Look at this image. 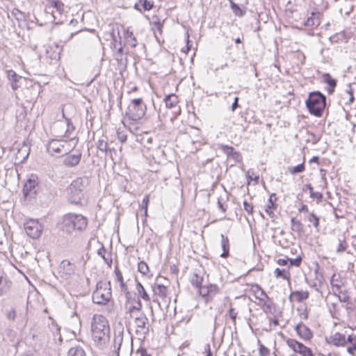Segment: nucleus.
Returning <instances> with one entry per match:
<instances>
[{
	"label": "nucleus",
	"mask_w": 356,
	"mask_h": 356,
	"mask_svg": "<svg viewBox=\"0 0 356 356\" xmlns=\"http://www.w3.org/2000/svg\"><path fill=\"white\" fill-rule=\"evenodd\" d=\"M323 81L324 83H325L327 86L326 88V90L328 94L331 95L332 94L335 88L337 86V80L334 79L330 74L325 73L322 76Z\"/></svg>",
	"instance_id": "393cba45"
},
{
	"label": "nucleus",
	"mask_w": 356,
	"mask_h": 356,
	"mask_svg": "<svg viewBox=\"0 0 356 356\" xmlns=\"http://www.w3.org/2000/svg\"><path fill=\"white\" fill-rule=\"evenodd\" d=\"M291 229L292 232L296 233L299 236L304 233V225L296 217L291 219Z\"/></svg>",
	"instance_id": "a878e982"
},
{
	"label": "nucleus",
	"mask_w": 356,
	"mask_h": 356,
	"mask_svg": "<svg viewBox=\"0 0 356 356\" xmlns=\"http://www.w3.org/2000/svg\"><path fill=\"white\" fill-rule=\"evenodd\" d=\"M246 179L248 185H257L259 182V175L252 170H249L246 172Z\"/></svg>",
	"instance_id": "c9c22d12"
},
{
	"label": "nucleus",
	"mask_w": 356,
	"mask_h": 356,
	"mask_svg": "<svg viewBox=\"0 0 356 356\" xmlns=\"http://www.w3.org/2000/svg\"><path fill=\"white\" fill-rule=\"evenodd\" d=\"M88 226V219L81 214L67 213L63 216L59 222L60 229L66 233L82 232Z\"/></svg>",
	"instance_id": "f03ea898"
},
{
	"label": "nucleus",
	"mask_w": 356,
	"mask_h": 356,
	"mask_svg": "<svg viewBox=\"0 0 356 356\" xmlns=\"http://www.w3.org/2000/svg\"><path fill=\"white\" fill-rule=\"evenodd\" d=\"M60 49L57 45L49 46L46 50V56L51 60L60 59Z\"/></svg>",
	"instance_id": "cd10ccee"
},
{
	"label": "nucleus",
	"mask_w": 356,
	"mask_h": 356,
	"mask_svg": "<svg viewBox=\"0 0 356 356\" xmlns=\"http://www.w3.org/2000/svg\"><path fill=\"white\" fill-rule=\"evenodd\" d=\"M45 10L51 13L54 19L63 22V17H66L65 6L60 0H45Z\"/></svg>",
	"instance_id": "6e6552de"
},
{
	"label": "nucleus",
	"mask_w": 356,
	"mask_h": 356,
	"mask_svg": "<svg viewBox=\"0 0 356 356\" xmlns=\"http://www.w3.org/2000/svg\"><path fill=\"white\" fill-rule=\"evenodd\" d=\"M294 329L298 336L305 341H309L313 338L312 331L302 322L297 324Z\"/></svg>",
	"instance_id": "2eb2a0df"
},
{
	"label": "nucleus",
	"mask_w": 356,
	"mask_h": 356,
	"mask_svg": "<svg viewBox=\"0 0 356 356\" xmlns=\"http://www.w3.org/2000/svg\"><path fill=\"white\" fill-rule=\"evenodd\" d=\"M221 247L222 249V252L220 254V257L225 259L229 257L230 248L229 240L227 237L224 236L223 235H222L221 237Z\"/></svg>",
	"instance_id": "72a5a7b5"
},
{
	"label": "nucleus",
	"mask_w": 356,
	"mask_h": 356,
	"mask_svg": "<svg viewBox=\"0 0 356 356\" xmlns=\"http://www.w3.org/2000/svg\"><path fill=\"white\" fill-rule=\"evenodd\" d=\"M16 311L15 309H11L6 314V317L8 320L15 321L16 318Z\"/></svg>",
	"instance_id": "680f3d73"
},
{
	"label": "nucleus",
	"mask_w": 356,
	"mask_h": 356,
	"mask_svg": "<svg viewBox=\"0 0 356 356\" xmlns=\"http://www.w3.org/2000/svg\"><path fill=\"white\" fill-rule=\"evenodd\" d=\"M305 170V161H302V163H300L299 165L296 166H292L289 167L288 168V171L291 175H296L298 173L302 172Z\"/></svg>",
	"instance_id": "a18cd8bd"
},
{
	"label": "nucleus",
	"mask_w": 356,
	"mask_h": 356,
	"mask_svg": "<svg viewBox=\"0 0 356 356\" xmlns=\"http://www.w3.org/2000/svg\"><path fill=\"white\" fill-rule=\"evenodd\" d=\"M261 309L266 314H273L276 310L275 305L273 303L271 298H268L266 300L259 303Z\"/></svg>",
	"instance_id": "c756f323"
},
{
	"label": "nucleus",
	"mask_w": 356,
	"mask_h": 356,
	"mask_svg": "<svg viewBox=\"0 0 356 356\" xmlns=\"http://www.w3.org/2000/svg\"><path fill=\"white\" fill-rule=\"evenodd\" d=\"M138 271L145 277L150 278L152 276L149 266L144 261L138 263Z\"/></svg>",
	"instance_id": "2f4dec72"
},
{
	"label": "nucleus",
	"mask_w": 356,
	"mask_h": 356,
	"mask_svg": "<svg viewBox=\"0 0 356 356\" xmlns=\"http://www.w3.org/2000/svg\"><path fill=\"white\" fill-rule=\"evenodd\" d=\"M117 135H118V140L121 143H124L127 139V135L123 132L118 131Z\"/></svg>",
	"instance_id": "0e129e2a"
},
{
	"label": "nucleus",
	"mask_w": 356,
	"mask_h": 356,
	"mask_svg": "<svg viewBox=\"0 0 356 356\" xmlns=\"http://www.w3.org/2000/svg\"><path fill=\"white\" fill-rule=\"evenodd\" d=\"M348 343L350 345L347 347L346 351L351 356H356V335L350 334L348 336Z\"/></svg>",
	"instance_id": "f704fd0d"
},
{
	"label": "nucleus",
	"mask_w": 356,
	"mask_h": 356,
	"mask_svg": "<svg viewBox=\"0 0 356 356\" xmlns=\"http://www.w3.org/2000/svg\"><path fill=\"white\" fill-rule=\"evenodd\" d=\"M138 353H140V356H152L149 354L145 348H140L138 350Z\"/></svg>",
	"instance_id": "338daca9"
},
{
	"label": "nucleus",
	"mask_w": 356,
	"mask_h": 356,
	"mask_svg": "<svg viewBox=\"0 0 356 356\" xmlns=\"http://www.w3.org/2000/svg\"><path fill=\"white\" fill-rule=\"evenodd\" d=\"M11 16L17 21V26L21 27V19L22 18V12L17 8H14L11 12Z\"/></svg>",
	"instance_id": "de8ad7c7"
},
{
	"label": "nucleus",
	"mask_w": 356,
	"mask_h": 356,
	"mask_svg": "<svg viewBox=\"0 0 356 356\" xmlns=\"http://www.w3.org/2000/svg\"><path fill=\"white\" fill-rule=\"evenodd\" d=\"M238 97H236L234 99V101L232 105V109L233 111H235L238 108Z\"/></svg>",
	"instance_id": "774afa93"
},
{
	"label": "nucleus",
	"mask_w": 356,
	"mask_h": 356,
	"mask_svg": "<svg viewBox=\"0 0 356 356\" xmlns=\"http://www.w3.org/2000/svg\"><path fill=\"white\" fill-rule=\"evenodd\" d=\"M11 282L6 277L0 276V296L6 293L10 288Z\"/></svg>",
	"instance_id": "ea45409f"
},
{
	"label": "nucleus",
	"mask_w": 356,
	"mask_h": 356,
	"mask_svg": "<svg viewBox=\"0 0 356 356\" xmlns=\"http://www.w3.org/2000/svg\"><path fill=\"white\" fill-rule=\"evenodd\" d=\"M136 290L138 294V296H140L143 300L145 301H149L150 297L147 292L146 291L145 289L143 286V284L140 282H138L136 284Z\"/></svg>",
	"instance_id": "a19ab883"
},
{
	"label": "nucleus",
	"mask_w": 356,
	"mask_h": 356,
	"mask_svg": "<svg viewBox=\"0 0 356 356\" xmlns=\"http://www.w3.org/2000/svg\"><path fill=\"white\" fill-rule=\"evenodd\" d=\"M250 292L254 297L259 300V303L269 298L264 290L257 284L251 285Z\"/></svg>",
	"instance_id": "4be33fe9"
},
{
	"label": "nucleus",
	"mask_w": 356,
	"mask_h": 356,
	"mask_svg": "<svg viewBox=\"0 0 356 356\" xmlns=\"http://www.w3.org/2000/svg\"><path fill=\"white\" fill-rule=\"evenodd\" d=\"M325 341L328 345L337 348L345 347L348 342V337L339 332H332L325 338Z\"/></svg>",
	"instance_id": "ddd939ff"
},
{
	"label": "nucleus",
	"mask_w": 356,
	"mask_h": 356,
	"mask_svg": "<svg viewBox=\"0 0 356 356\" xmlns=\"http://www.w3.org/2000/svg\"><path fill=\"white\" fill-rule=\"evenodd\" d=\"M309 309L305 307L301 312L299 313V316L301 319L307 320L309 318Z\"/></svg>",
	"instance_id": "bf43d9fd"
},
{
	"label": "nucleus",
	"mask_w": 356,
	"mask_h": 356,
	"mask_svg": "<svg viewBox=\"0 0 356 356\" xmlns=\"http://www.w3.org/2000/svg\"><path fill=\"white\" fill-rule=\"evenodd\" d=\"M124 39L127 44L131 47H136L137 46V39L135 37L133 31L129 29L124 31Z\"/></svg>",
	"instance_id": "e433bc0d"
},
{
	"label": "nucleus",
	"mask_w": 356,
	"mask_h": 356,
	"mask_svg": "<svg viewBox=\"0 0 356 356\" xmlns=\"http://www.w3.org/2000/svg\"><path fill=\"white\" fill-rule=\"evenodd\" d=\"M78 140L74 138L70 139H53L49 141L47 146L48 152L55 156H60L68 154L76 146Z\"/></svg>",
	"instance_id": "39448f33"
},
{
	"label": "nucleus",
	"mask_w": 356,
	"mask_h": 356,
	"mask_svg": "<svg viewBox=\"0 0 356 356\" xmlns=\"http://www.w3.org/2000/svg\"><path fill=\"white\" fill-rule=\"evenodd\" d=\"M7 76L11 81V86L13 90H17L18 88H19V79L21 78L20 76L17 75L13 70H8Z\"/></svg>",
	"instance_id": "473e14b6"
},
{
	"label": "nucleus",
	"mask_w": 356,
	"mask_h": 356,
	"mask_svg": "<svg viewBox=\"0 0 356 356\" xmlns=\"http://www.w3.org/2000/svg\"><path fill=\"white\" fill-rule=\"evenodd\" d=\"M348 248V244L345 240L340 241L338 245L337 251V252H343Z\"/></svg>",
	"instance_id": "4d7b16f0"
},
{
	"label": "nucleus",
	"mask_w": 356,
	"mask_h": 356,
	"mask_svg": "<svg viewBox=\"0 0 356 356\" xmlns=\"http://www.w3.org/2000/svg\"><path fill=\"white\" fill-rule=\"evenodd\" d=\"M152 289L153 294L157 300H161L163 302H166L168 295V286L162 284L155 283L152 286Z\"/></svg>",
	"instance_id": "f3484780"
},
{
	"label": "nucleus",
	"mask_w": 356,
	"mask_h": 356,
	"mask_svg": "<svg viewBox=\"0 0 356 356\" xmlns=\"http://www.w3.org/2000/svg\"><path fill=\"white\" fill-rule=\"evenodd\" d=\"M114 273H115L116 281L119 283L121 289L122 291L127 290V286L126 283L124 282L122 273L120 271L118 266L115 267Z\"/></svg>",
	"instance_id": "58836bf2"
},
{
	"label": "nucleus",
	"mask_w": 356,
	"mask_h": 356,
	"mask_svg": "<svg viewBox=\"0 0 356 356\" xmlns=\"http://www.w3.org/2000/svg\"><path fill=\"white\" fill-rule=\"evenodd\" d=\"M67 356H86V354L81 347L76 346L68 350Z\"/></svg>",
	"instance_id": "79ce46f5"
},
{
	"label": "nucleus",
	"mask_w": 356,
	"mask_h": 356,
	"mask_svg": "<svg viewBox=\"0 0 356 356\" xmlns=\"http://www.w3.org/2000/svg\"><path fill=\"white\" fill-rule=\"evenodd\" d=\"M309 296V292L307 290L305 291H295L291 293L290 298L293 299L295 301L298 302H301L305 300H307Z\"/></svg>",
	"instance_id": "7c9ffc66"
},
{
	"label": "nucleus",
	"mask_w": 356,
	"mask_h": 356,
	"mask_svg": "<svg viewBox=\"0 0 356 356\" xmlns=\"http://www.w3.org/2000/svg\"><path fill=\"white\" fill-rule=\"evenodd\" d=\"M323 13L316 10L311 13V15L306 19L304 23L305 26L311 28L312 29H316L321 23Z\"/></svg>",
	"instance_id": "dca6fc26"
},
{
	"label": "nucleus",
	"mask_w": 356,
	"mask_h": 356,
	"mask_svg": "<svg viewBox=\"0 0 356 356\" xmlns=\"http://www.w3.org/2000/svg\"><path fill=\"white\" fill-rule=\"evenodd\" d=\"M154 7V1L151 0H138L134 5V8L142 12V10H150Z\"/></svg>",
	"instance_id": "c85d7f7f"
},
{
	"label": "nucleus",
	"mask_w": 356,
	"mask_h": 356,
	"mask_svg": "<svg viewBox=\"0 0 356 356\" xmlns=\"http://www.w3.org/2000/svg\"><path fill=\"white\" fill-rule=\"evenodd\" d=\"M84 183L81 177L74 179L68 186L67 191L70 201L74 204L81 202L83 197Z\"/></svg>",
	"instance_id": "0eeeda50"
},
{
	"label": "nucleus",
	"mask_w": 356,
	"mask_h": 356,
	"mask_svg": "<svg viewBox=\"0 0 356 356\" xmlns=\"http://www.w3.org/2000/svg\"><path fill=\"white\" fill-rule=\"evenodd\" d=\"M38 188V178L35 175H31L24 185V195H35Z\"/></svg>",
	"instance_id": "4468645a"
},
{
	"label": "nucleus",
	"mask_w": 356,
	"mask_h": 356,
	"mask_svg": "<svg viewBox=\"0 0 356 356\" xmlns=\"http://www.w3.org/2000/svg\"><path fill=\"white\" fill-rule=\"evenodd\" d=\"M24 229L29 237L37 238L42 234V226L38 220L30 219L24 225Z\"/></svg>",
	"instance_id": "f8f14e48"
},
{
	"label": "nucleus",
	"mask_w": 356,
	"mask_h": 356,
	"mask_svg": "<svg viewBox=\"0 0 356 356\" xmlns=\"http://www.w3.org/2000/svg\"><path fill=\"white\" fill-rule=\"evenodd\" d=\"M195 286L199 289V293L206 302L211 301L213 296L220 293V289L217 284H210L202 286L199 283H195Z\"/></svg>",
	"instance_id": "9d476101"
},
{
	"label": "nucleus",
	"mask_w": 356,
	"mask_h": 356,
	"mask_svg": "<svg viewBox=\"0 0 356 356\" xmlns=\"http://www.w3.org/2000/svg\"><path fill=\"white\" fill-rule=\"evenodd\" d=\"M243 208L244 210L250 215H252L254 211V207L252 203L247 202L246 200L243 201Z\"/></svg>",
	"instance_id": "864d4df0"
},
{
	"label": "nucleus",
	"mask_w": 356,
	"mask_h": 356,
	"mask_svg": "<svg viewBox=\"0 0 356 356\" xmlns=\"http://www.w3.org/2000/svg\"><path fill=\"white\" fill-rule=\"evenodd\" d=\"M190 49H191V45H190L189 35H187L186 46V49L183 50V52H184L185 54H187L189 52Z\"/></svg>",
	"instance_id": "69168bd1"
},
{
	"label": "nucleus",
	"mask_w": 356,
	"mask_h": 356,
	"mask_svg": "<svg viewBox=\"0 0 356 356\" xmlns=\"http://www.w3.org/2000/svg\"><path fill=\"white\" fill-rule=\"evenodd\" d=\"M134 324L136 327V333H147L148 332V318L144 313L140 312L139 315L134 318Z\"/></svg>",
	"instance_id": "a211bd4d"
},
{
	"label": "nucleus",
	"mask_w": 356,
	"mask_h": 356,
	"mask_svg": "<svg viewBox=\"0 0 356 356\" xmlns=\"http://www.w3.org/2000/svg\"><path fill=\"white\" fill-rule=\"evenodd\" d=\"M149 202V195H146L142 200V205H141V209L144 211L145 216L147 215V209H148Z\"/></svg>",
	"instance_id": "3c124183"
},
{
	"label": "nucleus",
	"mask_w": 356,
	"mask_h": 356,
	"mask_svg": "<svg viewBox=\"0 0 356 356\" xmlns=\"http://www.w3.org/2000/svg\"><path fill=\"white\" fill-rule=\"evenodd\" d=\"M142 308H143L142 303L139 300H138L134 302V305L129 307L128 312H129L130 316L132 318L134 316V314L136 312H138L140 313Z\"/></svg>",
	"instance_id": "37998d69"
},
{
	"label": "nucleus",
	"mask_w": 356,
	"mask_h": 356,
	"mask_svg": "<svg viewBox=\"0 0 356 356\" xmlns=\"http://www.w3.org/2000/svg\"><path fill=\"white\" fill-rule=\"evenodd\" d=\"M276 263L280 266H286L289 264V258L278 259L276 260Z\"/></svg>",
	"instance_id": "e2e57ef3"
},
{
	"label": "nucleus",
	"mask_w": 356,
	"mask_h": 356,
	"mask_svg": "<svg viewBox=\"0 0 356 356\" xmlns=\"http://www.w3.org/2000/svg\"><path fill=\"white\" fill-rule=\"evenodd\" d=\"M286 343L290 348L301 356H315L309 347L306 346L296 339L289 338L286 340Z\"/></svg>",
	"instance_id": "9b49d317"
},
{
	"label": "nucleus",
	"mask_w": 356,
	"mask_h": 356,
	"mask_svg": "<svg viewBox=\"0 0 356 356\" xmlns=\"http://www.w3.org/2000/svg\"><path fill=\"white\" fill-rule=\"evenodd\" d=\"M97 148L102 152H106L108 149L107 142L104 140H99L97 143Z\"/></svg>",
	"instance_id": "6e6d98bb"
},
{
	"label": "nucleus",
	"mask_w": 356,
	"mask_h": 356,
	"mask_svg": "<svg viewBox=\"0 0 356 356\" xmlns=\"http://www.w3.org/2000/svg\"><path fill=\"white\" fill-rule=\"evenodd\" d=\"M237 314H238V313L236 312L234 308L231 307L229 309V316L231 318V319L232 320L234 323H236V319Z\"/></svg>",
	"instance_id": "052dcab7"
},
{
	"label": "nucleus",
	"mask_w": 356,
	"mask_h": 356,
	"mask_svg": "<svg viewBox=\"0 0 356 356\" xmlns=\"http://www.w3.org/2000/svg\"><path fill=\"white\" fill-rule=\"evenodd\" d=\"M150 25L152 26V30L156 38L159 36H161L163 35V29L164 26V24L166 20V17L163 14V13L160 10H156L154 13V14L147 18Z\"/></svg>",
	"instance_id": "1a4fd4ad"
},
{
	"label": "nucleus",
	"mask_w": 356,
	"mask_h": 356,
	"mask_svg": "<svg viewBox=\"0 0 356 356\" xmlns=\"http://www.w3.org/2000/svg\"><path fill=\"white\" fill-rule=\"evenodd\" d=\"M269 321H270V330L275 329V327L277 326H278L279 323H280L279 318L275 316L274 318H270Z\"/></svg>",
	"instance_id": "13d9d810"
},
{
	"label": "nucleus",
	"mask_w": 356,
	"mask_h": 356,
	"mask_svg": "<svg viewBox=\"0 0 356 356\" xmlns=\"http://www.w3.org/2000/svg\"><path fill=\"white\" fill-rule=\"evenodd\" d=\"M277 197L275 193H271L268 200L265 211L270 218L275 217V211L277 209Z\"/></svg>",
	"instance_id": "6ab92c4d"
},
{
	"label": "nucleus",
	"mask_w": 356,
	"mask_h": 356,
	"mask_svg": "<svg viewBox=\"0 0 356 356\" xmlns=\"http://www.w3.org/2000/svg\"><path fill=\"white\" fill-rule=\"evenodd\" d=\"M307 220L312 223L313 226L318 229L319 227V218L314 213H310L307 216Z\"/></svg>",
	"instance_id": "49530a36"
},
{
	"label": "nucleus",
	"mask_w": 356,
	"mask_h": 356,
	"mask_svg": "<svg viewBox=\"0 0 356 356\" xmlns=\"http://www.w3.org/2000/svg\"><path fill=\"white\" fill-rule=\"evenodd\" d=\"M259 353L260 356L270 355V350L261 343L259 344Z\"/></svg>",
	"instance_id": "5fc2aeb1"
},
{
	"label": "nucleus",
	"mask_w": 356,
	"mask_h": 356,
	"mask_svg": "<svg viewBox=\"0 0 356 356\" xmlns=\"http://www.w3.org/2000/svg\"><path fill=\"white\" fill-rule=\"evenodd\" d=\"M221 149L224 154H225L228 158H231L236 162L242 161V156L241 153L229 145H222Z\"/></svg>",
	"instance_id": "5701e85b"
},
{
	"label": "nucleus",
	"mask_w": 356,
	"mask_h": 356,
	"mask_svg": "<svg viewBox=\"0 0 356 356\" xmlns=\"http://www.w3.org/2000/svg\"><path fill=\"white\" fill-rule=\"evenodd\" d=\"M305 105L310 115L321 118L326 111V97L319 91L311 92L308 94Z\"/></svg>",
	"instance_id": "20e7f679"
},
{
	"label": "nucleus",
	"mask_w": 356,
	"mask_h": 356,
	"mask_svg": "<svg viewBox=\"0 0 356 356\" xmlns=\"http://www.w3.org/2000/svg\"><path fill=\"white\" fill-rule=\"evenodd\" d=\"M309 197L316 201V204H319L322 202L323 195V193L321 192L315 191L314 193H312Z\"/></svg>",
	"instance_id": "603ef678"
},
{
	"label": "nucleus",
	"mask_w": 356,
	"mask_h": 356,
	"mask_svg": "<svg viewBox=\"0 0 356 356\" xmlns=\"http://www.w3.org/2000/svg\"><path fill=\"white\" fill-rule=\"evenodd\" d=\"M231 8L236 16L242 17L245 14V12L234 3H231Z\"/></svg>",
	"instance_id": "09e8293b"
},
{
	"label": "nucleus",
	"mask_w": 356,
	"mask_h": 356,
	"mask_svg": "<svg viewBox=\"0 0 356 356\" xmlns=\"http://www.w3.org/2000/svg\"><path fill=\"white\" fill-rule=\"evenodd\" d=\"M89 336L95 346L101 349L107 346L110 341L111 327L104 315L93 314L89 325Z\"/></svg>",
	"instance_id": "f257e3e1"
},
{
	"label": "nucleus",
	"mask_w": 356,
	"mask_h": 356,
	"mask_svg": "<svg viewBox=\"0 0 356 356\" xmlns=\"http://www.w3.org/2000/svg\"><path fill=\"white\" fill-rule=\"evenodd\" d=\"M163 102L165 103V107L168 109H172L178 108L179 112H180L179 108V102L180 99L178 95L175 93H170L167 95L163 99Z\"/></svg>",
	"instance_id": "412c9836"
},
{
	"label": "nucleus",
	"mask_w": 356,
	"mask_h": 356,
	"mask_svg": "<svg viewBox=\"0 0 356 356\" xmlns=\"http://www.w3.org/2000/svg\"><path fill=\"white\" fill-rule=\"evenodd\" d=\"M147 107L140 97L133 99L127 107L123 120L128 126H132L143 119L147 113Z\"/></svg>",
	"instance_id": "7ed1b4c3"
},
{
	"label": "nucleus",
	"mask_w": 356,
	"mask_h": 356,
	"mask_svg": "<svg viewBox=\"0 0 356 356\" xmlns=\"http://www.w3.org/2000/svg\"><path fill=\"white\" fill-rule=\"evenodd\" d=\"M81 159V154L80 153L73 154L66 156L63 163L67 167H73L79 163Z\"/></svg>",
	"instance_id": "bb28decb"
},
{
	"label": "nucleus",
	"mask_w": 356,
	"mask_h": 356,
	"mask_svg": "<svg viewBox=\"0 0 356 356\" xmlns=\"http://www.w3.org/2000/svg\"><path fill=\"white\" fill-rule=\"evenodd\" d=\"M302 261V258L301 256H298L295 259H289V266H288V267H290V268L293 266L299 267L301 265Z\"/></svg>",
	"instance_id": "8fccbe9b"
},
{
	"label": "nucleus",
	"mask_w": 356,
	"mask_h": 356,
	"mask_svg": "<svg viewBox=\"0 0 356 356\" xmlns=\"http://www.w3.org/2000/svg\"><path fill=\"white\" fill-rule=\"evenodd\" d=\"M343 281L341 280L340 275L334 274L331 278V285L332 290L334 291L335 290H338L341 289V286H343Z\"/></svg>",
	"instance_id": "4c0bfd02"
},
{
	"label": "nucleus",
	"mask_w": 356,
	"mask_h": 356,
	"mask_svg": "<svg viewBox=\"0 0 356 356\" xmlns=\"http://www.w3.org/2000/svg\"><path fill=\"white\" fill-rule=\"evenodd\" d=\"M75 269V264L67 259L63 260L58 266L59 273L61 274V276L71 275L74 273Z\"/></svg>",
	"instance_id": "aec40b11"
},
{
	"label": "nucleus",
	"mask_w": 356,
	"mask_h": 356,
	"mask_svg": "<svg viewBox=\"0 0 356 356\" xmlns=\"http://www.w3.org/2000/svg\"><path fill=\"white\" fill-rule=\"evenodd\" d=\"M111 299L112 290L111 282L106 280L98 282L92 295V302L97 305H104Z\"/></svg>",
	"instance_id": "423d86ee"
},
{
	"label": "nucleus",
	"mask_w": 356,
	"mask_h": 356,
	"mask_svg": "<svg viewBox=\"0 0 356 356\" xmlns=\"http://www.w3.org/2000/svg\"><path fill=\"white\" fill-rule=\"evenodd\" d=\"M334 293L338 296L339 300L343 302H348L350 300V296L347 290H342L341 289L335 290Z\"/></svg>",
	"instance_id": "c03bdc74"
},
{
	"label": "nucleus",
	"mask_w": 356,
	"mask_h": 356,
	"mask_svg": "<svg viewBox=\"0 0 356 356\" xmlns=\"http://www.w3.org/2000/svg\"><path fill=\"white\" fill-rule=\"evenodd\" d=\"M273 273L275 278L282 279L283 280H285L288 284H291V273L290 267H287L286 268L283 269L276 268L274 270Z\"/></svg>",
	"instance_id": "b1692460"
}]
</instances>
